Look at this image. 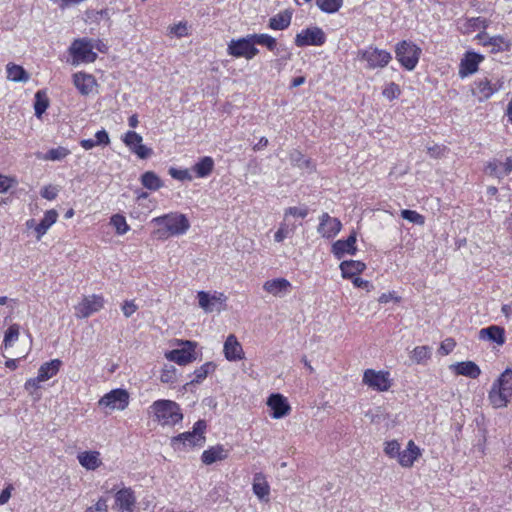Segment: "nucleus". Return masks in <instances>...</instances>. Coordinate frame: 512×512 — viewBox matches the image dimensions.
I'll return each instance as SVG.
<instances>
[{
    "instance_id": "nucleus-63",
    "label": "nucleus",
    "mask_w": 512,
    "mask_h": 512,
    "mask_svg": "<svg viewBox=\"0 0 512 512\" xmlns=\"http://www.w3.org/2000/svg\"><path fill=\"white\" fill-rule=\"evenodd\" d=\"M41 382H44V381L42 379H39L38 375L35 378H30L25 382V389L28 391L32 390V389H34V390L39 389Z\"/></svg>"
},
{
    "instance_id": "nucleus-32",
    "label": "nucleus",
    "mask_w": 512,
    "mask_h": 512,
    "mask_svg": "<svg viewBox=\"0 0 512 512\" xmlns=\"http://www.w3.org/2000/svg\"><path fill=\"white\" fill-rule=\"evenodd\" d=\"M366 265L358 260H348L343 261L340 264V270L343 278H353L356 277L359 273L364 271Z\"/></svg>"
},
{
    "instance_id": "nucleus-40",
    "label": "nucleus",
    "mask_w": 512,
    "mask_h": 512,
    "mask_svg": "<svg viewBox=\"0 0 512 512\" xmlns=\"http://www.w3.org/2000/svg\"><path fill=\"white\" fill-rule=\"evenodd\" d=\"M252 40L254 42V46L261 45L265 46L269 51L274 52L277 49V40L266 33L260 34H251Z\"/></svg>"
},
{
    "instance_id": "nucleus-21",
    "label": "nucleus",
    "mask_w": 512,
    "mask_h": 512,
    "mask_svg": "<svg viewBox=\"0 0 512 512\" xmlns=\"http://www.w3.org/2000/svg\"><path fill=\"white\" fill-rule=\"evenodd\" d=\"M136 504V497L131 488H122L115 494L114 508L119 512H133Z\"/></svg>"
},
{
    "instance_id": "nucleus-54",
    "label": "nucleus",
    "mask_w": 512,
    "mask_h": 512,
    "mask_svg": "<svg viewBox=\"0 0 512 512\" xmlns=\"http://www.w3.org/2000/svg\"><path fill=\"white\" fill-rule=\"evenodd\" d=\"M307 207H288L284 211V219L287 220L289 216L305 218L308 215Z\"/></svg>"
},
{
    "instance_id": "nucleus-29",
    "label": "nucleus",
    "mask_w": 512,
    "mask_h": 512,
    "mask_svg": "<svg viewBox=\"0 0 512 512\" xmlns=\"http://www.w3.org/2000/svg\"><path fill=\"white\" fill-rule=\"evenodd\" d=\"M450 369L457 375L466 376L472 379L478 378L481 374L479 366L473 361H463L452 364Z\"/></svg>"
},
{
    "instance_id": "nucleus-23",
    "label": "nucleus",
    "mask_w": 512,
    "mask_h": 512,
    "mask_svg": "<svg viewBox=\"0 0 512 512\" xmlns=\"http://www.w3.org/2000/svg\"><path fill=\"white\" fill-rule=\"evenodd\" d=\"M477 37L483 46L491 47V53L506 52L509 51L512 46L511 41L501 35L488 37L484 34H479Z\"/></svg>"
},
{
    "instance_id": "nucleus-42",
    "label": "nucleus",
    "mask_w": 512,
    "mask_h": 512,
    "mask_svg": "<svg viewBox=\"0 0 512 512\" xmlns=\"http://www.w3.org/2000/svg\"><path fill=\"white\" fill-rule=\"evenodd\" d=\"M295 229L296 226L294 224L290 225L284 219V221L280 223L278 230L274 234L275 242H283L286 238L290 237L295 232Z\"/></svg>"
},
{
    "instance_id": "nucleus-37",
    "label": "nucleus",
    "mask_w": 512,
    "mask_h": 512,
    "mask_svg": "<svg viewBox=\"0 0 512 512\" xmlns=\"http://www.w3.org/2000/svg\"><path fill=\"white\" fill-rule=\"evenodd\" d=\"M58 213L56 210L51 209L45 212L42 220L35 227L37 238L40 239L47 230L57 221Z\"/></svg>"
},
{
    "instance_id": "nucleus-20",
    "label": "nucleus",
    "mask_w": 512,
    "mask_h": 512,
    "mask_svg": "<svg viewBox=\"0 0 512 512\" xmlns=\"http://www.w3.org/2000/svg\"><path fill=\"white\" fill-rule=\"evenodd\" d=\"M488 175L502 179L512 172V157H506L504 161L494 158L485 167Z\"/></svg>"
},
{
    "instance_id": "nucleus-51",
    "label": "nucleus",
    "mask_w": 512,
    "mask_h": 512,
    "mask_svg": "<svg viewBox=\"0 0 512 512\" xmlns=\"http://www.w3.org/2000/svg\"><path fill=\"white\" fill-rule=\"evenodd\" d=\"M400 94L401 89L399 85L394 82L388 83L382 91V95L390 101L397 99L400 96Z\"/></svg>"
},
{
    "instance_id": "nucleus-13",
    "label": "nucleus",
    "mask_w": 512,
    "mask_h": 512,
    "mask_svg": "<svg viewBox=\"0 0 512 512\" xmlns=\"http://www.w3.org/2000/svg\"><path fill=\"white\" fill-rule=\"evenodd\" d=\"M198 304L201 309L206 313H212L214 311H221L223 305L227 300V297L220 292L209 293L206 291H199L197 293Z\"/></svg>"
},
{
    "instance_id": "nucleus-25",
    "label": "nucleus",
    "mask_w": 512,
    "mask_h": 512,
    "mask_svg": "<svg viewBox=\"0 0 512 512\" xmlns=\"http://www.w3.org/2000/svg\"><path fill=\"white\" fill-rule=\"evenodd\" d=\"M421 456L420 448L413 440L408 441L405 450L400 451L398 463L405 468L413 466L414 462Z\"/></svg>"
},
{
    "instance_id": "nucleus-24",
    "label": "nucleus",
    "mask_w": 512,
    "mask_h": 512,
    "mask_svg": "<svg viewBox=\"0 0 512 512\" xmlns=\"http://www.w3.org/2000/svg\"><path fill=\"white\" fill-rule=\"evenodd\" d=\"M356 244V232H352L346 240H337L332 245V252L334 256L341 259L344 255H354L357 251Z\"/></svg>"
},
{
    "instance_id": "nucleus-59",
    "label": "nucleus",
    "mask_w": 512,
    "mask_h": 512,
    "mask_svg": "<svg viewBox=\"0 0 512 512\" xmlns=\"http://www.w3.org/2000/svg\"><path fill=\"white\" fill-rule=\"evenodd\" d=\"M57 189L52 186H45L41 189V196L47 200H54L57 197Z\"/></svg>"
},
{
    "instance_id": "nucleus-22",
    "label": "nucleus",
    "mask_w": 512,
    "mask_h": 512,
    "mask_svg": "<svg viewBox=\"0 0 512 512\" xmlns=\"http://www.w3.org/2000/svg\"><path fill=\"white\" fill-rule=\"evenodd\" d=\"M252 491L260 502L268 503L270 500V485L266 476L262 472H257L253 476Z\"/></svg>"
},
{
    "instance_id": "nucleus-61",
    "label": "nucleus",
    "mask_w": 512,
    "mask_h": 512,
    "mask_svg": "<svg viewBox=\"0 0 512 512\" xmlns=\"http://www.w3.org/2000/svg\"><path fill=\"white\" fill-rule=\"evenodd\" d=\"M14 490L12 484H8L0 494V505H5L11 498V493Z\"/></svg>"
},
{
    "instance_id": "nucleus-8",
    "label": "nucleus",
    "mask_w": 512,
    "mask_h": 512,
    "mask_svg": "<svg viewBox=\"0 0 512 512\" xmlns=\"http://www.w3.org/2000/svg\"><path fill=\"white\" fill-rule=\"evenodd\" d=\"M95 48L94 41L88 38L76 39L71 47L70 53L74 63H92L97 58V53L93 51Z\"/></svg>"
},
{
    "instance_id": "nucleus-33",
    "label": "nucleus",
    "mask_w": 512,
    "mask_h": 512,
    "mask_svg": "<svg viewBox=\"0 0 512 512\" xmlns=\"http://www.w3.org/2000/svg\"><path fill=\"white\" fill-rule=\"evenodd\" d=\"M227 456V450H225L223 446L217 445L205 450L202 453L201 460L204 464L211 465L216 461L227 458Z\"/></svg>"
},
{
    "instance_id": "nucleus-16",
    "label": "nucleus",
    "mask_w": 512,
    "mask_h": 512,
    "mask_svg": "<svg viewBox=\"0 0 512 512\" xmlns=\"http://www.w3.org/2000/svg\"><path fill=\"white\" fill-rule=\"evenodd\" d=\"M122 141L140 159H146L152 154V149L142 144V136L135 131L126 132L122 136Z\"/></svg>"
},
{
    "instance_id": "nucleus-17",
    "label": "nucleus",
    "mask_w": 512,
    "mask_h": 512,
    "mask_svg": "<svg viewBox=\"0 0 512 512\" xmlns=\"http://www.w3.org/2000/svg\"><path fill=\"white\" fill-rule=\"evenodd\" d=\"M484 60V56L474 51H467L459 64L458 75L464 79L478 71L479 64Z\"/></svg>"
},
{
    "instance_id": "nucleus-41",
    "label": "nucleus",
    "mask_w": 512,
    "mask_h": 512,
    "mask_svg": "<svg viewBox=\"0 0 512 512\" xmlns=\"http://www.w3.org/2000/svg\"><path fill=\"white\" fill-rule=\"evenodd\" d=\"M215 368L216 366L213 362L204 363L193 372V378L190 381V384L201 383L208 376V374L215 370Z\"/></svg>"
},
{
    "instance_id": "nucleus-5",
    "label": "nucleus",
    "mask_w": 512,
    "mask_h": 512,
    "mask_svg": "<svg viewBox=\"0 0 512 512\" xmlns=\"http://www.w3.org/2000/svg\"><path fill=\"white\" fill-rule=\"evenodd\" d=\"M205 430L206 422L204 420H198L194 424L192 431L181 433L172 438V445L177 449H180L181 445L183 447L202 446L205 442Z\"/></svg>"
},
{
    "instance_id": "nucleus-55",
    "label": "nucleus",
    "mask_w": 512,
    "mask_h": 512,
    "mask_svg": "<svg viewBox=\"0 0 512 512\" xmlns=\"http://www.w3.org/2000/svg\"><path fill=\"white\" fill-rule=\"evenodd\" d=\"M290 160L291 162L300 168L308 167L310 164V161L306 159L303 154L297 150L293 151L290 154Z\"/></svg>"
},
{
    "instance_id": "nucleus-18",
    "label": "nucleus",
    "mask_w": 512,
    "mask_h": 512,
    "mask_svg": "<svg viewBox=\"0 0 512 512\" xmlns=\"http://www.w3.org/2000/svg\"><path fill=\"white\" fill-rule=\"evenodd\" d=\"M166 358L170 361H173L179 365H186L194 360H196L195 356V344L186 341L184 346L180 349H174L166 354Z\"/></svg>"
},
{
    "instance_id": "nucleus-7",
    "label": "nucleus",
    "mask_w": 512,
    "mask_h": 512,
    "mask_svg": "<svg viewBox=\"0 0 512 512\" xmlns=\"http://www.w3.org/2000/svg\"><path fill=\"white\" fill-rule=\"evenodd\" d=\"M259 53V49L254 46L251 34L238 39H232L227 45V54L235 58L253 59Z\"/></svg>"
},
{
    "instance_id": "nucleus-12",
    "label": "nucleus",
    "mask_w": 512,
    "mask_h": 512,
    "mask_svg": "<svg viewBox=\"0 0 512 512\" xmlns=\"http://www.w3.org/2000/svg\"><path fill=\"white\" fill-rule=\"evenodd\" d=\"M360 59L367 62L369 69H376L387 66L392 59V55L387 50L369 47L361 52Z\"/></svg>"
},
{
    "instance_id": "nucleus-56",
    "label": "nucleus",
    "mask_w": 512,
    "mask_h": 512,
    "mask_svg": "<svg viewBox=\"0 0 512 512\" xmlns=\"http://www.w3.org/2000/svg\"><path fill=\"white\" fill-rule=\"evenodd\" d=\"M169 32L172 35H175L178 38L184 37L187 35V25L186 23L179 22L169 28Z\"/></svg>"
},
{
    "instance_id": "nucleus-50",
    "label": "nucleus",
    "mask_w": 512,
    "mask_h": 512,
    "mask_svg": "<svg viewBox=\"0 0 512 512\" xmlns=\"http://www.w3.org/2000/svg\"><path fill=\"white\" fill-rule=\"evenodd\" d=\"M19 337V325L13 324L11 325L7 331L5 332L4 336V346H12L15 341L18 340Z\"/></svg>"
},
{
    "instance_id": "nucleus-46",
    "label": "nucleus",
    "mask_w": 512,
    "mask_h": 512,
    "mask_svg": "<svg viewBox=\"0 0 512 512\" xmlns=\"http://www.w3.org/2000/svg\"><path fill=\"white\" fill-rule=\"evenodd\" d=\"M49 106L48 98L44 93L38 91L35 94L34 110L35 115L40 118Z\"/></svg>"
},
{
    "instance_id": "nucleus-48",
    "label": "nucleus",
    "mask_w": 512,
    "mask_h": 512,
    "mask_svg": "<svg viewBox=\"0 0 512 512\" xmlns=\"http://www.w3.org/2000/svg\"><path fill=\"white\" fill-rule=\"evenodd\" d=\"M401 217L413 224L424 225V223H425L424 216L414 210H409V209L402 210Z\"/></svg>"
},
{
    "instance_id": "nucleus-35",
    "label": "nucleus",
    "mask_w": 512,
    "mask_h": 512,
    "mask_svg": "<svg viewBox=\"0 0 512 512\" xmlns=\"http://www.w3.org/2000/svg\"><path fill=\"white\" fill-rule=\"evenodd\" d=\"M292 20V13L288 10L282 11L269 19L268 27L272 30L287 29Z\"/></svg>"
},
{
    "instance_id": "nucleus-28",
    "label": "nucleus",
    "mask_w": 512,
    "mask_h": 512,
    "mask_svg": "<svg viewBox=\"0 0 512 512\" xmlns=\"http://www.w3.org/2000/svg\"><path fill=\"white\" fill-rule=\"evenodd\" d=\"M224 355L229 361H237L243 358V349L235 335L230 334L224 343Z\"/></svg>"
},
{
    "instance_id": "nucleus-43",
    "label": "nucleus",
    "mask_w": 512,
    "mask_h": 512,
    "mask_svg": "<svg viewBox=\"0 0 512 512\" xmlns=\"http://www.w3.org/2000/svg\"><path fill=\"white\" fill-rule=\"evenodd\" d=\"M432 349L429 346H417L411 352L410 358L417 364L426 362L431 357Z\"/></svg>"
},
{
    "instance_id": "nucleus-1",
    "label": "nucleus",
    "mask_w": 512,
    "mask_h": 512,
    "mask_svg": "<svg viewBox=\"0 0 512 512\" xmlns=\"http://www.w3.org/2000/svg\"><path fill=\"white\" fill-rule=\"evenodd\" d=\"M512 398V369H505L493 383L488 400L494 408L506 407Z\"/></svg>"
},
{
    "instance_id": "nucleus-19",
    "label": "nucleus",
    "mask_w": 512,
    "mask_h": 512,
    "mask_svg": "<svg viewBox=\"0 0 512 512\" xmlns=\"http://www.w3.org/2000/svg\"><path fill=\"white\" fill-rule=\"evenodd\" d=\"M267 405L271 409V417L274 419H281L291 411L287 398L279 393L270 395L267 400Z\"/></svg>"
},
{
    "instance_id": "nucleus-58",
    "label": "nucleus",
    "mask_w": 512,
    "mask_h": 512,
    "mask_svg": "<svg viewBox=\"0 0 512 512\" xmlns=\"http://www.w3.org/2000/svg\"><path fill=\"white\" fill-rule=\"evenodd\" d=\"M137 310V306L133 301H125L122 305V312L125 317H131Z\"/></svg>"
},
{
    "instance_id": "nucleus-27",
    "label": "nucleus",
    "mask_w": 512,
    "mask_h": 512,
    "mask_svg": "<svg viewBox=\"0 0 512 512\" xmlns=\"http://www.w3.org/2000/svg\"><path fill=\"white\" fill-rule=\"evenodd\" d=\"M73 83L82 95H89L96 85V80L91 74L77 72L73 75Z\"/></svg>"
},
{
    "instance_id": "nucleus-52",
    "label": "nucleus",
    "mask_w": 512,
    "mask_h": 512,
    "mask_svg": "<svg viewBox=\"0 0 512 512\" xmlns=\"http://www.w3.org/2000/svg\"><path fill=\"white\" fill-rule=\"evenodd\" d=\"M384 452L390 458H397L400 454V444L397 440L387 441L385 443Z\"/></svg>"
},
{
    "instance_id": "nucleus-45",
    "label": "nucleus",
    "mask_w": 512,
    "mask_h": 512,
    "mask_svg": "<svg viewBox=\"0 0 512 512\" xmlns=\"http://www.w3.org/2000/svg\"><path fill=\"white\" fill-rule=\"evenodd\" d=\"M110 224L115 228L118 235H124L130 230L125 217L121 214H115L110 219Z\"/></svg>"
},
{
    "instance_id": "nucleus-36",
    "label": "nucleus",
    "mask_w": 512,
    "mask_h": 512,
    "mask_svg": "<svg viewBox=\"0 0 512 512\" xmlns=\"http://www.w3.org/2000/svg\"><path fill=\"white\" fill-rule=\"evenodd\" d=\"M61 365L62 361L59 359H53L49 362L43 363L38 369L39 379H42L43 381L49 380L58 373Z\"/></svg>"
},
{
    "instance_id": "nucleus-38",
    "label": "nucleus",
    "mask_w": 512,
    "mask_h": 512,
    "mask_svg": "<svg viewBox=\"0 0 512 512\" xmlns=\"http://www.w3.org/2000/svg\"><path fill=\"white\" fill-rule=\"evenodd\" d=\"M7 79L13 82H27L29 80V74L26 70L14 63H8L6 66Z\"/></svg>"
},
{
    "instance_id": "nucleus-31",
    "label": "nucleus",
    "mask_w": 512,
    "mask_h": 512,
    "mask_svg": "<svg viewBox=\"0 0 512 512\" xmlns=\"http://www.w3.org/2000/svg\"><path fill=\"white\" fill-rule=\"evenodd\" d=\"M79 463L88 470H95L101 464L100 453L97 451H85L78 454Z\"/></svg>"
},
{
    "instance_id": "nucleus-11",
    "label": "nucleus",
    "mask_w": 512,
    "mask_h": 512,
    "mask_svg": "<svg viewBox=\"0 0 512 512\" xmlns=\"http://www.w3.org/2000/svg\"><path fill=\"white\" fill-rule=\"evenodd\" d=\"M326 42V35L320 27H311L296 34L294 43L297 47L322 46Z\"/></svg>"
},
{
    "instance_id": "nucleus-53",
    "label": "nucleus",
    "mask_w": 512,
    "mask_h": 512,
    "mask_svg": "<svg viewBox=\"0 0 512 512\" xmlns=\"http://www.w3.org/2000/svg\"><path fill=\"white\" fill-rule=\"evenodd\" d=\"M169 174L172 178H174L176 180H180V181H185V180L191 181L193 179V177L188 169H178V168L171 167L169 169Z\"/></svg>"
},
{
    "instance_id": "nucleus-10",
    "label": "nucleus",
    "mask_w": 512,
    "mask_h": 512,
    "mask_svg": "<svg viewBox=\"0 0 512 512\" xmlns=\"http://www.w3.org/2000/svg\"><path fill=\"white\" fill-rule=\"evenodd\" d=\"M129 404V393L125 389H113L98 401L99 407L109 410H124Z\"/></svg>"
},
{
    "instance_id": "nucleus-26",
    "label": "nucleus",
    "mask_w": 512,
    "mask_h": 512,
    "mask_svg": "<svg viewBox=\"0 0 512 512\" xmlns=\"http://www.w3.org/2000/svg\"><path fill=\"white\" fill-rule=\"evenodd\" d=\"M291 284L284 278L268 280L264 283L263 289L276 297H283L290 292Z\"/></svg>"
},
{
    "instance_id": "nucleus-14",
    "label": "nucleus",
    "mask_w": 512,
    "mask_h": 512,
    "mask_svg": "<svg viewBox=\"0 0 512 512\" xmlns=\"http://www.w3.org/2000/svg\"><path fill=\"white\" fill-rule=\"evenodd\" d=\"M342 229V223L338 218L332 217L327 212L319 216L317 227L318 234L325 239H333Z\"/></svg>"
},
{
    "instance_id": "nucleus-47",
    "label": "nucleus",
    "mask_w": 512,
    "mask_h": 512,
    "mask_svg": "<svg viewBox=\"0 0 512 512\" xmlns=\"http://www.w3.org/2000/svg\"><path fill=\"white\" fill-rule=\"evenodd\" d=\"M162 383L173 384L177 380V369L173 365H166L160 375Z\"/></svg>"
},
{
    "instance_id": "nucleus-44",
    "label": "nucleus",
    "mask_w": 512,
    "mask_h": 512,
    "mask_svg": "<svg viewBox=\"0 0 512 512\" xmlns=\"http://www.w3.org/2000/svg\"><path fill=\"white\" fill-rule=\"evenodd\" d=\"M318 8L328 14L339 11L343 5V0H316Z\"/></svg>"
},
{
    "instance_id": "nucleus-60",
    "label": "nucleus",
    "mask_w": 512,
    "mask_h": 512,
    "mask_svg": "<svg viewBox=\"0 0 512 512\" xmlns=\"http://www.w3.org/2000/svg\"><path fill=\"white\" fill-rule=\"evenodd\" d=\"M454 347H455L454 340L452 338H447L441 343L439 351L443 355H448L454 349Z\"/></svg>"
},
{
    "instance_id": "nucleus-6",
    "label": "nucleus",
    "mask_w": 512,
    "mask_h": 512,
    "mask_svg": "<svg viewBox=\"0 0 512 512\" xmlns=\"http://www.w3.org/2000/svg\"><path fill=\"white\" fill-rule=\"evenodd\" d=\"M503 86V77H497L495 79H489L488 77L478 78L473 83L472 94L480 102H483L502 90Z\"/></svg>"
},
{
    "instance_id": "nucleus-57",
    "label": "nucleus",
    "mask_w": 512,
    "mask_h": 512,
    "mask_svg": "<svg viewBox=\"0 0 512 512\" xmlns=\"http://www.w3.org/2000/svg\"><path fill=\"white\" fill-rule=\"evenodd\" d=\"M95 144L98 146H106L110 143V137L105 129L99 130L95 133Z\"/></svg>"
},
{
    "instance_id": "nucleus-2",
    "label": "nucleus",
    "mask_w": 512,
    "mask_h": 512,
    "mask_svg": "<svg viewBox=\"0 0 512 512\" xmlns=\"http://www.w3.org/2000/svg\"><path fill=\"white\" fill-rule=\"evenodd\" d=\"M150 409L162 426H174L183 419L180 406L172 400H157L150 406Z\"/></svg>"
},
{
    "instance_id": "nucleus-39",
    "label": "nucleus",
    "mask_w": 512,
    "mask_h": 512,
    "mask_svg": "<svg viewBox=\"0 0 512 512\" xmlns=\"http://www.w3.org/2000/svg\"><path fill=\"white\" fill-rule=\"evenodd\" d=\"M140 181L145 188L152 191H157L163 187V181L153 171L143 173Z\"/></svg>"
},
{
    "instance_id": "nucleus-15",
    "label": "nucleus",
    "mask_w": 512,
    "mask_h": 512,
    "mask_svg": "<svg viewBox=\"0 0 512 512\" xmlns=\"http://www.w3.org/2000/svg\"><path fill=\"white\" fill-rule=\"evenodd\" d=\"M104 298L100 295H90L84 297L83 300L75 306V315L77 318H88L90 315L98 312L103 308Z\"/></svg>"
},
{
    "instance_id": "nucleus-34",
    "label": "nucleus",
    "mask_w": 512,
    "mask_h": 512,
    "mask_svg": "<svg viewBox=\"0 0 512 512\" xmlns=\"http://www.w3.org/2000/svg\"><path fill=\"white\" fill-rule=\"evenodd\" d=\"M214 166L215 163L213 158L210 156H204L193 165L192 171L198 178H206L212 173Z\"/></svg>"
},
{
    "instance_id": "nucleus-49",
    "label": "nucleus",
    "mask_w": 512,
    "mask_h": 512,
    "mask_svg": "<svg viewBox=\"0 0 512 512\" xmlns=\"http://www.w3.org/2000/svg\"><path fill=\"white\" fill-rule=\"evenodd\" d=\"M70 151L65 147H57L50 149L45 155V160L60 161L69 155Z\"/></svg>"
},
{
    "instance_id": "nucleus-64",
    "label": "nucleus",
    "mask_w": 512,
    "mask_h": 512,
    "mask_svg": "<svg viewBox=\"0 0 512 512\" xmlns=\"http://www.w3.org/2000/svg\"><path fill=\"white\" fill-rule=\"evenodd\" d=\"M391 300L399 301V298L395 295L394 292L383 293L378 299L379 303L381 304H386Z\"/></svg>"
},
{
    "instance_id": "nucleus-62",
    "label": "nucleus",
    "mask_w": 512,
    "mask_h": 512,
    "mask_svg": "<svg viewBox=\"0 0 512 512\" xmlns=\"http://www.w3.org/2000/svg\"><path fill=\"white\" fill-rule=\"evenodd\" d=\"M351 279H352V283L357 288L366 289L367 291H369L372 288V284L369 281L364 280L358 276L353 277Z\"/></svg>"
},
{
    "instance_id": "nucleus-30",
    "label": "nucleus",
    "mask_w": 512,
    "mask_h": 512,
    "mask_svg": "<svg viewBox=\"0 0 512 512\" xmlns=\"http://www.w3.org/2000/svg\"><path fill=\"white\" fill-rule=\"evenodd\" d=\"M479 338L482 340L495 342L498 345H503L505 343V331L499 326L492 325L486 328H482L479 331Z\"/></svg>"
},
{
    "instance_id": "nucleus-4",
    "label": "nucleus",
    "mask_w": 512,
    "mask_h": 512,
    "mask_svg": "<svg viewBox=\"0 0 512 512\" xmlns=\"http://www.w3.org/2000/svg\"><path fill=\"white\" fill-rule=\"evenodd\" d=\"M152 222L157 226H163L165 232L171 236L183 235L190 228L188 218L184 214L177 212L155 217Z\"/></svg>"
},
{
    "instance_id": "nucleus-9",
    "label": "nucleus",
    "mask_w": 512,
    "mask_h": 512,
    "mask_svg": "<svg viewBox=\"0 0 512 512\" xmlns=\"http://www.w3.org/2000/svg\"><path fill=\"white\" fill-rule=\"evenodd\" d=\"M362 383L374 391L385 392L391 388L392 379L388 371L366 369L363 373Z\"/></svg>"
},
{
    "instance_id": "nucleus-3",
    "label": "nucleus",
    "mask_w": 512,
    "mask_h": 512,
    "mask_svg": "<svg viewBox=\"0 0 512 512\" xmlns=\"http://www.w3.org/2000/svg\"><path fill=\"white\" fill-rule=\"evenodd\" d=\"M422 49L412 41L402 40L395 46V57L400 65L408 71L416 68Z\"/></svg>"
}]
</instances>
